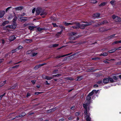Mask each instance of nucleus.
Wrapping results in <instances>:
<instances>
[{"label":"nucleus","instance_id":"nucleus-26","mask_svg":"<svg viewBox=\"0 0 121 121\" xmlns=\"http://www.w3.org/2000/svg\"><path fill=\"white\" fill-rule=\"evenodd\" d=\"M109 78V81L111 82H116V81H115L113 80V78Z\"/></svg>","mask_w":121,"mask_h":121},{"label":"nucleus","instance_id":"nucleus-38","mask_svg":"<svg viewBox=\"0 0 121 121\" xmlns=\"http://www.w3.org/2000/svg\"><path fill=\"white\" fill-rule=\"evenodd\" d=\"M31 41V40L29 39H26L25 40V42L28 43L30 42Z\"/></svg>","mask_w":121,"mask_h":121},{"label":"nucleus","instance_id":"nucleus-46","mask_svg":"<svg viewBox=\"0 0 121 121\" xmlns=\"http://www.w3.org/2000/svg\"><path fill=\"white\" fill-rule=\"evenodd\" d=\"M16 51H17V50L16 49L15 50L12 51H11V52L12 53H13Z\"/></svg>","mask_w":121,"mask_h":121},{"label":"nucleus","instance_id":"nucleus-45","mask_svg":"<svg viewBox=\"0 0 121 121\" xmlns=\"http://www.w3.org/2000/svg\"><path fill=\"white\" fill-rule=\"evenodd\" d=\"M31 52L32 51H29L27 52L26 53L27 54H30Z\"/></svg>","mask_w":121,"mask_h":121},{"label":"nucleus","instance_id":"nucleus-11","mask_svg":"<svg viewBox=\"0 0 121 121\" xmlns=\"http://www.w3.org/2000/svg\"><path fill=\"white\" fill-rule=\"evenodd\" d=\"M53 78V75H52L51 76H46L45 77V78L47 80H50Z\"/></svg>","mask_w":121,"mask_h":121},{"label":"nucleus","instance_id":"nucleus-23","mask_svg":"<svg viewBox=\"0 0 121 121\" xmlns=\"http://www.w3.org/2000/svg\"><path fill=\"white\" fill-rule=\"evenodd\" d=\"M118 76L116 77L115 76H113L112 77V78L114 79L115 81H117V80L118 79Z\"/></svg>","mask_w":121,"mask_h":121},{"label":"nucleus","instance_id":"nucleus-63","mask_svg":"<svg viewBox=\"0 0 121 121\" xmlns=\"http://www.w3.org/2000/svg\"><path fill=\"white\" fill-rule=\"evenodd\" d=\"M2 42L3 44L4 43V41L3 39L2 40Z\"/></svg>","mask_w":121,"mask_h":121},{"label":"nucleus","instance_id":"nucleus-24","mask_svg":"<svg viewBox=\"0 0 121 121\" xmlns=\"http://www.w3.org/2000/svg\"><path fill=\"white\" fill-rule=\"evenodd\" d=\"M22 46H19L17 48H16V49L17 50V51L18 50H19L20 49H22Z\"/></svg>","mask_w":121,"mask_h":121},{"label":"nucleus","instance_id":"nucleus-7","mask_svg":"<svg viewBox=\"0 0 121 121\" xmlns=\"http://www.w3.org/2000/svg\"><path fill=\"white\" fill-rule=\"evenodd\" d=\"M18 19L19 21L21 22H25L27 21L28 20V18L27 17H18Z\"/></svg>","mask_w":121,"mask_h":121},{"label":"nucleus","instance_id":"nucleus-35","mask_svg":"<svg viewBox=\"0 0 121 121\" xmlns=\"http://www.w3.org/2000/svg\"><path fill=\"white\" fill-rule=\"evenodd\" d=\"M90 2L92 3H96L97 1L95 0H91Z\"/></svg>","mask_w":121,"mask_h":121},{"label":"nucleus","instance_id":"nucleus-56","mask_svg":"<svg viewBox=\"0 0 121 121\" xmlns=\"http://www.w3.org/2000/svg\"><path fill=\"white\" fill-rule=\"evenodd\" d=\"M74 106H73L71 108V109L72 110H73L74 109Z\"/></svg>","mask_w":121,"mask_h":121},{"label":"nucleus","instance_id":"nucleus-47","mask_svg":"<svg viewBox=\"0 0 121 121\" xmlns=\"http://www.w3.org/2000/svg\"><path fill=\"white\" fill-rule=\"evenodd\" d=\"M11 8V7H9L7 8L6 9V11L7 12V11L10 8Z\"/></svg>","mask_w":121,"mask_h":121},{"label":"nucleus","instance_id":"nucleus-6","mask_svg":"<svg viewBox=\"0 0 121 121\" xmlns=\"http://www.w3.org/2000/svg\"><path fill=\"white\" fill-rule=\"evenodd\" d=\"M90 92V93L86 97V100L87 101H88V102L87 103H85L84 104H87L88 105H88L87 106H87L89 104H90V100L91 99V96L92 95V94Z\"/></svg>","mask_w":121,"mask_h":121},{"label":"nucleus","instance_id":"nucleus-15","mask_svg":"<svg viewBox=\"0 0 121 121\" xmlns=\"http://www.w3.org/2000/svg\"><path fill=\"white\" fill-rule=\"evenodd\" d=\"M115 35V34L109 36V38L110 39H116V38L117 36H114Z\"/></svg>","mask_w":121,"mask_h":121},{"label":"nucleus","instance_id":"nucleus-61","mask_svg":"<svg viewBox=\"0 0 121 121\" xmlns=\"http://www.w3.org/2000/svg\"><path fill=\"white\" fill-rule=\"evenodd\" d=\"M30 95V94L29 93H28L27 94V97H28Z\"/></svg>","mask_w":121,"mask_h":121},{"label":"nucleus","instance_id":"nucleus-21","mask_svg":"<svg viewBox=\"0 0 121 121\" xmlns=\"http://www.w3.org/2000/svg\"><path fill=\"white\" fill-rule=\"evenodd\" d=\"M70 54H66V55H62V56H61V55H60V56H57L56 58H60L61 57H64L66 56H68L69 55H70Z\"/></svg>","mask_w":121,"mask_h":121},{"label":"nucleus","instance_id":"nucleus-29","mask_svg":"<svg viewBox=\"0 0 121 121\" xmlns=\"http://www.w3.org/2000/svg\"><path fill=\"white\" fill-rule=\"evenodd\" d=\"M53 76V78L54 77H59L61 76V74H57L56 75H52Z\"/></svg>","mask_w":121,"mask_h":121},{"label":"nucleus","instance_id":"nucleus-13","mask_svg":"<svg viewBox=\"0 0 121 121\" xmlns=\"http://www.w3.org/2000/svg\"><path fill=\"white\" fill-rule=\"evenodd\" d=\"M64 23L65 25V26H68L69 25H72L73 24L75 23L74 22H72V23H68L66 22H64Z\"/></svg>","mask_w":121,"mask_h":121},{"label":"nucleus","instance_id":"nucleus-52","mask_svg":"<svg viewBox=\"0 0 121 121\" xmlns=\"http://www.w3.org/2000/svg\"><path fill=\"white\" fill-rule=\"evenodd\" d=\"M41 92H35V94L37 95H38L39 94L41 93Z\"/></svg>","mask_w":121,"mask_h":121},{"label":"nucleus","instance_id":"nucleus-28","mask_svg":"<svg viewBox=\"0 0 121 121\" xmlns=\"http://www.w3.org/2000/svg\"><path fill=\"white\" fill-rule=\"evenodd\" d=\"M108 22L106 20H104L102 22H101L100 23L101 24H103L105 23H106Z\"/></svg>","mask_w":121,"mask_h":121},{"label":"nucleus","instance_id":"nucleus-9","mask_svg":"<svg viewBox=\"0 0 121 121\" xmlns=\"http://www.w3.org/2000/svg\"><path fill=\"white\" fill-rule=\"evenodd\" d=\"M16 38L14 35H11L9 37V39L10 41H13Z\"/></svg>","mask_w":121,"mask_h":121},{"label":"nucleus","instance_id":"nucleus-1","mask_svg":"<svg viewBox=\"0 0 121 121\" xmlns=\"http://www.w3.org/2000/svg\"><path fill=\"white\" fill-rule=\"evenodd\" d=\"M88 105L87 104H83V106L85 110L84 112L85 114L86 115H87L86 116V120L87 121H90L91 120V118L89 116L90 113L89 112V109L88 108L87 109V106Z\"/></svg>","mask_w":121,"mask_h":121},{"label":"nucleus","instance_id":"nucleus-57","mask_svg":"<svg viewBox=\"0 0 121 121\" xmlns=\"http://www.w3.org/2000/svg\"><path fill=\"white\" fill-rule=\"evenodd\" d=\"M52 24H53L54 27H56L57 26V25L55 23H53Z\"/></svg>","mask_w":121,"mask_h":121},{"label":"nucleus","instance_id":"nucleus-4","mask_svg":"<svg viewBox=\"0 0 121 121\" xmlns=\"http://www.w3.org/2000/svg\"><path fill=\"white\" fill-rule=\"evenodd\" d=\"M112 19L115 22H121V18L116 15H114L112 16Z\"/></svg>","mask_w":121,"mask_h":121},{"label":"nucleus","instance_id":"nucleus-8","mask_svg":"<svg viewBox=\"0 0 121 121\" xmlns=\"http://www.w3.org/2000/svg\"><path fill=\"white\" fill-rule=\"evenodd\" d=\"M76 25L75 26H73L72 27L74 29H78L79 28H81V26H80V24L79 23H77L76 24Z\"/></svg>","mask_w":121,"mask_h":121},{"label":"nucleus","instance_id":"nucleus-43","mask_svg":"<svg viewBox=\"0 0 121 121\" xmlns=\"http://www.w3.org/2000/svg\"><path fill=\"white\" fill-rule=\"evenodd\" d=\"M79 112H75V115L76 116H78L79 115Z\"/></svg>","mask_w":121,"mask_h":121},{"label":"nucleus","instance_id":"nucleus-14","mask_svg":"<svg viewBox=\"0 0 121 121\" xmlns=\"http://www.w3.org/2000/svg\"><path fill=\"white\" fill-rule=\"evenodd\" d=\"M5 13L4 11H2L0 12V17H2L4 15Z\"/></svg>","mask_w":121,"mask_h":121},{"label":"nucleus","instance_id":"nucleus-44","mask_svg":"<svg viewBox=\"0 0 121 121\" xmlns=\"http://www.w3.org/2000/svg\"><path fill=\"white\" fill-rule=\"evenodd\" d=\"M35 8H34L32 10V13H34L35 10Z\"/></svg>","mask_w":121,"mask_h":121},{"label":"nucleus","instance_id":"nucleus-32","mask_svg":"<svg viewBox=\"0 0 121 121\" xmlns=\"http://www.w3.org/2000/svg\"><path fill=\"white\" fill-rule=\"evenodd\" d=\"M43 30V29L42 28H37V31H40L42 30Z\"/></svg>","mask_w":121,"mask_h":121},{"label":"nucleus","instance_id":"nucleus-16","mask_svg":"<svg viewBox=\"0 0 121 121\" xmlns=\"http://www.w3.org/2000/svg\"><path fill=\"white\" fill-rule=\"evenodd\" d=\"M6 80H5L3 82H0V87H1L4 85L6 83Z\"/></svg>","mask_w":121,"mask_h":121},{"label":"nucleus","instance_id":"nucleus-36","mask_svg":"<svg viewBox=\"0 0 121 121\" xmlns=\"http://www.w3.org/2000/svg\"><path fill=\"white\" fill-rule=\"evenodd\" d=\"M106 4V2H104L103 3H102L99 6H102Z\"/></svg>","mask_w":121,"mask_h":121},{"label":"nucleus","instance_id":"nucleus-10","mask_svg":"<svg viewBox=\"0 0 121 121\" xmlns=\"http://www.w3.org/2000/svg\"><path fill=\"white\" fill-rule=\"evenodd\" d=\"M103 82L104 84H107L109 82V78H105L103 79Z\"/></svg>","mask_w":121,"mask_h":121},{"label":"nucleus","instance_id":"nucleus-3","mask_svg":"<svg viewBox=\"0 0 121 121\" xmlns=\"http://www.w3.org/2000/svg\"><path fill=\"white\" fill-rule=\"evenodd\" d=\"M17 17H15L13 19V24L11 25H8L6 27H9V28H12L13 29H15L17 26L15 22V21L17 20Z\"/></svg>","mask_w":121,"mask_h":121},{"label":"nucleus","instance_id":"nucleus-48","mask_svg":"<svg viewBox=\"0 0 121 121\" xmlns=\"http://www.w3.org/2000/svg\"><path fill=\"white\" fill-rule=\"evenodd\" d=\"M58 45V44H54L53 45V46L54 47H56Z\"/></svg>","mask_w":121,"mask_h":121},{"label":"nucleus","instance_id":"nucleus-34","mask_svg":"<svg viewBox=\"0 0 121 121\" xmlns=\"http://www.w3.org/2000/svg\"><path fill=\"white\" fill-rule=\"evenodd\" d=\"M108 54L106 52H104L101 55H103V56H105L107 55Z\"/></svg>","mask_w":121,"mask_h":121},{"label":"nucleus","instance_id":"nucleus-33","mask_svg":"<svg viewBox=\"0 0 121 121\" xmlns=\"http://www.w3.org/2000/svg\"><path fill=\"white\" fill-rule=\"evenodd\" d=\"M22 9V8L21 7H18L15 8V9L17 10H20Z\"/></svg>","mask_w":121,"mask_h":121},{"label":"nucleus","instance_id":"nucleus-42","mask_svg":"<svg viewBox=\"0 0 121 121\" xmlns=\"http://www.w3.org/2000/svg\"><path fill=\"white\" fill-rule=\"evenodd\" d=\"M73 119V117H71L69 118L68 119L69 120H72Z\"/></svg>","mask_w":121,"mask_h":121},{"label":"nucleus","instance_id":"nucleus-39","mask_svg":"<svg viewBox=\"0 0 121 121\" xmlns=\"http://www.w3.org/2000/svg\"><path fill=\"white\" fill-rule=\"evenodd\" d=\"M5 93L3 94L0 96V100L5 95Z\"/></svg>","mask_w":121,"mask_h":121},{"label":"nucleus","instance_id":"nucleus-41","mask_svg":"<svg viewBox=\"0 0 121 121\" xmlns=\"http://www.w3.org/2000/svg\"><path fill=\"white\" fill-rule=\"evenodd\" d=\"M97 83L99 84H102L103 83L102 81H99Z\"/></svg>","mask_w":121,"mask_h":121},{"label":"nucleus","instance_id":"nucleus-64","mask_svg":"<svg viewBox=\"0 0 121 121\" xmlns=\"http://www.w3.org/2000/svg\"><path fill=\"white\" fill-rule=\"evenodd\" d=\"M118 77L120 78L121 79V75H119Z\"/></svg>","mask_w":121,"mask_h":121},{"label":"nucleus","instance_id":"nucleus-55","mask_svg":"<svg viewBox=\"0 0 121 121\" xmlns=\"http://www.w3.org/2000/svg\"><path fill=\"white\" fill-rule=\"evenodd\" d=\"M18 66H19V65H16L15 66L13 67H12V68H17V67H18Z\"/></svg>","mask_w":121,"mask_h":121},{"label":"nucleus","instance_id":"nucleus-27","mask_svg":"<svg viewBox=\"0 0 121 121\" xmlns=\"http://www.w3.org/2000/svg\"><path fill=\"white\" fill-rule=\"evenodd\" d=\"M77 78V80L78 81H80L83 78V77H82L80 76V77H78Z\"/></svg>","mask_w":121,"mask_h":121},{"label":"nucleus","instance_id":"nucleus-40","mask_svg":"<svg viewBox=\"0 0 121 121\" xmlns=\"http://www.w3.org/2000/svg\"><path fill=\"white\" fill-rule=\"evenodd\" d=\"M118 43H119V42H118V41H115L113 42V43H112V44H117Z\"/></svg>","mask_w":121,"mask_h":121},{"label":"nucleus","instance_id":"nucleus-20","mask_svg":"<svg viewBox=\"0 0 121 121\" xmlns=\"http://www.w3.org/2000/svg\"><path fill=\"white\" fill-rule=\"evenodd\" d=\"M9 22V21H6L4 22H3L2 24V25L3 26H4L6 24H8Z\"/></svg>","mask_w":121,"mask_h":121},{"label":"nucleus","instance_id":"nucleus-62","mask_svg":"<svg viewBox=\"0 0 121 121\" xmlns=\"http://www.w3.org/2000/svg\"><path fill=\"white\" fill-rule=\"evenodd\" d=\"M98 58H94L92 59L93 60H96L98 59Z\"/></svg>","mask_w":121,"mask_h":121},{"label":"nucleus","instance_id":"nucleus-19","mask_svg":"<svg viewBox=\"0 0 121 121\" xmlns=\"http://www.w3.org/2000/svg\"><path fill=\"white\" fill-rule=\"evenodd\" d=\"M99 91V90H93L91 92V93L93 95L94 93L97 94L98 92Z\"/></svg>","mask_w":121,"mask_h":121},{"label":"nucleus","instance_id":"nucleus-12","mask_svg":"<svg viewBox=\"0 0 121 121\" xmlns=\"http://www.w3.org/2000/svg\"><path fill=\"white\" fill-rule=\"evenodd\" d=\"M26 114V113H25L24 112H23L21 114H20L19 116H17L16 117L17 118H18L19 117H22L25 115Z\"/></svg>","mask_w":121,"mask_h":121},{"label":"nucleus","instance_id":"nucleus-59","mask_svg":"<svg viewBox=\"0 0 121 121\" xmlns=\"http://www.w3.org/2000/svg\"><path fill=\"white\" fill-rule=\"evenodd\" d=\"M25 13H22V14H21L20 15V16H22L24 15H25Z\"/></svg>","mask_w":121,"mask_h":121},{"label":"nucleus","instance_id":"nucleus-53","mask_svg":"<svg viewBox=\"0 0 121 121\" xmlns=\"http://www.w3.org/2000/svg\"><path fill=\"white\" fill-rule=\"evenodd\" d=\"M31 82L33 84H34L35 83V81L32 80L31 81Z\"/></svg>","mask_w":121,"mask_h":121},{"label":"nucleus","instance_id":"nucleus-17","mask_svg":"<svg viewBox=\"0 0 121 121\" xmlns=\"http://www.w3.org/2000/svg\"><path fill=\"white\" fill-rule=\"evenodd\" d=\"M100 15L99 13H94L93 15V16L94 17H99Z\"/></svg>","mask_w":121,"mask_h":121},{"label":"nucleus","instance_id":"nucleus-50","mask_svg":"<svg viewBox=\"0 0 121 121\" xmlns=\"http://www.w3.org/2000/svg\"><path fill=\"white\" fill-rule=\"evenodd\" d=\"M57 71H58L57 70H55L54 71L53 73V74H55L56 72H57Z\"/></svg>","mask_w":121,"mask_h":121},{"label":"nucleus","instance_id":"nucleus-58","mask_svg":"<svg viewBox=\"0 0 121 121\" xmlns=\"http://www.w3.org/2000/svg\"><path fill=\"white\" fill-rule=\"evenodd\" d=\"M4 61L3 59H0V63H1L2 62Z\"/></svg>","mask_w":121,"mask_h":121},{"label":"nucleus","instance_id":"nucleus-37","mask_svg":"<svg viewBox=\"0 0 121 121\" xmlns=\"http://www.w3.org/2000/svg\"><path fill=\"white\" fill-rule=\"evenodd\" d=\"M76 34V33L75 32H72L70 33V35H74Z\"/></svg>","mask_w":121,"mask_h":121},{"label":"nucleus","instance_id":"nucleus-2","mask_svg":"<svg viewBox=\"0 0 121 121\" xmlns=\"http://www.w3.org/2000/svg\"><path fill=\"white\" fill-rule=\"evenodd\" d=\"M36 15H46L47 13L46 12H44L42 10V9L40 8H37L36 11Z\"/></svg>","mask_w":121,"mask_h":121},{"label":"nucleus","instance_id":"nucleus-60","mask_svg":"<svg viewBox=\"0 0 121 121\" xmlns=\"http://www.w3.org/2000/svg\"><path fill=\"white\" fill-rule=\"evenodd\" d=\"M104 62L105 63H108V62L107 60H104Z\"/></svg>","mask_w":121,"mask_h":121},{"label":"nucleus","instance_id":"nucleus-25","mask_svg":"<svg viewBox=\"0 0 121 121\" xmlns=\"http://www.w3.org/2000/svg\"><path fill=\"white\" fill-rule=\"evenodd\" d=\"M62 30H61L60 32H58L56 34V36L58 37L62 33Z\"/></svg>","mask_w":121,"mask_h":121},{"label":"nucleus","instance_id":"nucleus-18","mask_svg":"<svg viewBox=\"0 0 121 121\" xmlns=\"http://www.w3.org/2000/svg\"><path fill=\"white\" fill-rule=\"evenodd\" d=\"M110 3L113 6H114L116 4L115 1L114 0H112Z\"/></svg>","mask_w":121,"mask_h":121},{"label":"nucleus","instance_id":"nucleus-5","mask_svg":"<svg viewBox=\"0 0 121 121\" xmlns=\"http://www.w3.org/2000/svg\"><path fill=\"white\" fill-rule=\"evenodd\" d=\"M93 22L92 21L91 23H88L87 22H82L83 23H85L86 24H82V23H81V24H80V26H81L80 28L82 29H83L84 28V27L87 26L89 25H91V24Z\"/></svg>","mask_w":121,"mask_h":121},{"label":"nucleus","instance_id":"nucleus-22","mask_svg":"<svg viewBox=\"0 0 121 121\" xmlns=\"http://www.w3.org/2000/svg\"><path fill=\"white\" fill-rule=\"evenodd\" d=\"M116 50V49H113L109 51L108 52L109 53H112L115 52Z\"/></svg>","mask_w":121,"mask_h":121},{"label":"nucleus","instance_id":"nucleus-51","mask_svg":"<svg viewBox=\"0 0 121 121\" xmlns=\"http://www.w3.org/2000/svg\"><path fill=\"white\" fill-rule=\"evenodd\" d=\"M37 54V53H33V54L32 55V56H34L36 55Z\"/></svg>","mask_w":121,"mask_h":121},{"label":"nucleus","instance_id":"nucleus-49","mask_svg":"<svg viewBox=\"0 0 121 121\" xmlns=\"http://www.w3.org/2000/svg\"><path fill=\"white\" fill-rule=\"evenodd\" d=\"M65 120V119L64 118H62L60 119L59 120V121H64Z\"/></svg>","mask_w":121,"mask_h":121},{"label":"nucleus","instance_id":"nucleus-54","mask_svg":"<svg viewBox=\"0 0 121 121\" xmlns=\"http://www.w3.org/2000/svg\"><path fill=\"white\" fill-rule=\"evenodd\" d=\"M94 87L95 88H96V87H98V85L97 84H95L94 86Z\"/></svg>","mask_w":121,"mask_h":121},{"label":"nucleus","instance_id":"nucleus-31","mask_svg":"<svg viewBox=\"0 0 121 121\" xmlns=\"http://www.w3.org/2000/svg\"><path fill=\"white\" fill-rule=\"evenodd\" d=\"M34 28V27L33 26H30L29 27V29L30 30H33Z\"/></svg>","mask_w":121,"mask_h":121},{"label":"nucleus","instance_id":"nucleus-30","mask_svg":"<svg viewBox=\"0 0 121 121\" xmlns=\"http://www.w3.org/2000/svg\"><path fill=\"white\" fill-rule=\"evenodd\" d=\"M100 30L101 31H105L107 30L105 29V28H100Z\"/></svg>","mask_w":121,"mask_h":121}]
</instances>
